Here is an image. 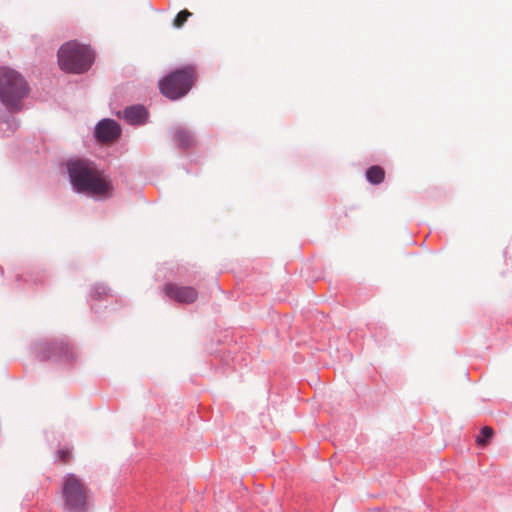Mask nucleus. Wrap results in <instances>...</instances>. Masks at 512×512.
I'll return each mask as SVG.
<instances>
[{"instance_id": "obj_12", "label": "nucleus", "mask_w": 512, "mask_h": 512, "mask_svg": "<svg viewBox=\"0 0 512 512\" xmlns=\"http://www.w3.org/2000/svg\"><path fill=\"white\" fill-rule=\"evenodd\" d=\"M493 435L494 430L489 426H485L482 428L481 434L476 438V443L479 446H486L492 439Z\"/></svg>"}, {"instance_id": "obj_1", "label": "nucleus", "mask_w": 512, "mask_h": 512, "mask_svg": "<svg viewBox=\"0 0 512 512\" xmlns=\"http://www.w3.org/2000/svg\"><path fill=\"white\" fill-rule=\"evenodd\" d=\"M70 181L78 192L109 197L113 186L110 179L93 162L77 159L67 163Z\"/></svg>"}, {"instance_id": "obj_14", "label": "nucleus", "mask_w": 512, "mask_h": 512, "mask_svg": "<svg viewBox=\"0 0 512 512\" xmlns=\"http://www.w3.org/2000/svg\"><path fill=\"white\" fill-rule=\"evenodd\" d=\"M192 16V13L187 9L181 10L173 20V26L175 28H181L187 22L188 18Z\"/></svg>"}, {"instance_id": "obj_6", "label": "nucleus", "mask_w": 512, "mask_h": 512, "mask_svg": "<svg viewBox=\"0 0 512 512\" xmlns=\"http://www.w3.org/2000/svg\"><path fill=\"white\" fill-rule=\"evenodd\" d=\"M164 293L170 299L183 304H191L196 301L198 292L191 286H180L174 283H168L163 288Z\"/></svg>"}, {"instance_id": "obj_4", "label": "nucleus", "mask_w": 512, "mask_h": 512, "mask_svg": "<svg viewBox=\"0 0 512 512\" xmlns=\"http://www.w3.org/2000/svg\"><path fill=\"white\" fill-rule=\"evenodd\" d=\"M196 70L193 66H185L171 72L159 82L161 93L171 100L185 96L194 84Z\"/></svg>"}, {"instance_id": "obj_5", "label": "nucleus", "mask_w": 512, "mask_h": 512, "mask_svg": "<svg viewBox=\"0 0 512 512\" xmlns=\"http://www.w3.org/2000/svg\"><path fill=\"white\" fill-rule=\"evenodd\" d=\"M62 497L67 510L71 512L88 510L89 489L85 482L73 473L63 477Z\"/></svg>"}, {"instance_id": "obj_13", "label": "nucleus", "mask_w": 512, "mask_h": 512, "mask_svg": "<svg viewBox=\"0 0 512 512\" xmlns=\"http://www.w3.org/2000/svg\"><path fill=\"white\" fill-rule=\"evenodd\" d=\"M72 458H73V454H72L71 449H69V448H60L56 452V459L60 464H64V465L69 464L70 461L72 460Z\"/></svg>"}, {"instance_id": "obj_3", "label": "nucleus", "mask_w": 512, "mask_h": 512, "mask_svg": "<svg viewBox=\"0 0 512 512\" xmlns=\"http://www.w3.org/2000/svg\"><path fill=\"white\" fill-rule=\"evenodd\" d=\"M93 61L92 50L76 41L67 42L58 50L59 66L69 73H83L91 67Z\"/></svg>"}, {"instance_id": "obj_2", "label": "nucleus", "mask_w": 512, "mask_h": 512, "mask_svg": "<svg viewBox=\"0 0 512 512\" xmlns=\"http://www.w3.org/2000/svg\"><path fill=\"white\" fill-rule=\"evenodd\" d=\"M27 94V83L17 71L0 68V101L8 110L19 111Z\"/></svg>"}, {"instance_id": "obj_11", "label": "nucleus", "mask_w": 512, "mask_h": 512, "mask_svg": "<svg viewBox=\"0 0 512 512\" xmlns=\"http://www.w3.org/2000/svg\"><path fill=\"white\" fill-rule=\"evenodd\" d=\"M367 180L374 185L380 184L385 178V171L382 167L374 165L366 171Z\"/></svg>"}, {"instance_id": "obj_9", "label": "nucleus", "mask_w": 512, "mask_h": 512, "mask_svg": "<svg viewBox=\"0 0 512 512\" xmlns=\"http://www.w3.org/2000/svg\"><path fill=\"white\" fill-rule=\"evenodd\" d=\"M147 117V111L143 106H131L124 110V118L130 124H142Z\"/></svg>"}, {"instance_id": "obj_7", "label": "nucleus", "mask_w": 512, "mask_h": 512, "mask_svg": "<svg viewBox=\"0 0 512 512\" xmlns=\"http://www.w3.org/2000/svg\"><path fill=\"white\" fill-rule=\"evenodd\" d=\"M97 138L102 142L117 139L121 133L120 126L111 119H104L98 123L95 130Z\"/></svg>"}, {"instance_id": "obj_10", "label": "nucleus", "mask_w": 512, "mask_h": 512, "mask_svg": "<svg viewBox=\"0 0 512 512\" xmlns=\"http://www.w3.org/2000/svg\"><path fill=\"white\" fill-rule=\"evenodd\" d=\"M174 141L180 147H189L193 144V137L188 130L183 127H177L173 133Z\"/></svg>"}, {"instance_id": "obj_8", "label": "nucleus", "mask_w": 512, "mask_h": 512, "mask_svg": "<svg viewBox=\"0 0 512 512\" xmlns=\"http://www.w3.org/2000/svg\"><path fill=\"white\" fill-rule=\"evenodd\" d=\"M47 358L70 361L73 359V352L68 344L64 342H56L49 346Z\"/></svg>"}]
</instances>
